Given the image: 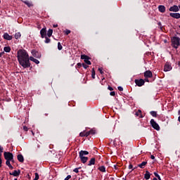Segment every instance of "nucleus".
I'll return each instance as SVG.
<instances>
[{"label":"nucleus","mask_w":180,"mask_h":180,"mask_svg":"<svg viewBox=\"0 0 180 180\" xmlns=\"http://www.w3.org/2000/svg\"><path fill=\"white\" fill-rule=\"evenodd\" d=\"M17 58L18 61L22 67V68H30V60H29V53L27 50L25 49H19L17 51Z\"/></svg>","instance_id":"1"},{"label":"nucleus","mask_w":180,"mask_h":180,"mask_svg":"<svg viewBox=\"0 0 180 180\" xmlns=\"http://www.w3.org/2000/svg\"><path fill=\"white\" fill-rule=\"evenodd\" d=\"M171 41H172V47L173 49H178L180 46V38L179 37H172L171 38Z\"/></svg>","instance_id":"2"},{"label":"nucleus","mask_w":180,"mask_h":180,"mask_svg":"<svg viewBox=\"0 0 180 180\" xmlns=\"http://www.w3.org/2000/svg\"><path fill=\"white\" fill-rule=\"evenodd\" d=\"M4 157L6 160H12L13 158V153L11 152H4Z\"/></svg>","instance_id":"3"},{"label":"nucleus","mask_w":180,"mask_h":180,"mask_svg":"<svg viewBox=\"0 0 180 180\" xmlns=\"http://www.w3.org/2000/svg\"><path fill=\"white\" fill-rule=\"evenodd\" d=\"M150 124L152 127L155 129V130H157L158 131H159L160 129V125H158V124L155 122V120H154V119L150 120Z\"/></svg>","instance_id":"4"},{"label":"nucleus","mask_w":180,"mask_h":180,"mask_svg":"<svg viewBox=\"0 0 180 180\" xmlns=\"http://www.w3.org/2000/svg\"><path fill=\"white\" fill-rule=\"evenodd\" d=\"M89 56L86 55H82L81 59L84 60V63L87 64L88 65H91L92 63L89 61Z\"/></svg>","instance_id":"5"},{"label":"nucleus","mask_w":180,"mask_h":180,"mask_svg":"<svg viewBox=\"0 0 180 180\" xmlns=\"http://www.w3.org/2000/svg\"><path fill=\"white\" fill-rule=\"evenodd\" d=\"M31 53L33 56V57H35V58H41V53L35 49H32L31 51Z\"/></svg>","instance_id":"6"},{"label":"nucleus","mask_w":180,"mask_h":180,"mask_svg":"<svg viewBox=\"0 0 180 180\" xmlns=\"http://www.w3.org/2000/svg\"><path fill=\"white\" fill-rule=\"evenodd\" d=\"M134 82L136 84V85H137V86H143V85H144V84H146V81H144V79H136L134 80Z\"/></svg>","instance_id":"7"},{"label":"nucleus","mask_w":180,"mask_h":180,"mask_svg":"<svg viewBox=\"0 0 180 180\" xmlns=\"http://www.w3.org/2000/svg\"><path fill=\"white\" fill-rule=\"evenodd\" d=\"M171 70H172V65L171 63L167 62L164 67V71L165 72H167L168 71H171Z\"/></svg>","instance_id":"8"},{"label":"nucleus","mask_w":180,"mask_h":180,"mask_svg":"<svg viewBox=\"0 0 180 180\" xmlns=\"http://www.w3.org/2000/svg\"><path fill=\"white\" fill-rule=\"evenodd\" d=\"M40 34H41V39H44V37L47 36V28L46 27L42 28L40 30Z\"/></svg>","instance_id":"9"},{"label":"nucleus","mask_w":180,"mask_h":180,"mask_svg":"<svg viewBox=\"0 0 180 180\" xmlns=\"http://www.w3.org/2000/svg\"><path fill=\"white\" fill-rule=\"evenodd\" d=\"M144 77L145 78H153V72H151V70H146L144 72Z\"/></svg>","instance_id":"10"},{"label":"nucleus","mask_w":180,"mask_h":180,"mask_svg":"<svg viewBox=\"0 0 180 180\" xmlns=\"http://www.w3.org/2000/svg\"><path fill=\"white\" fill-rule=\"evenodd\" d=\"M169 12H179V8L176 5H174L169 8Z\"/></svg>","instance_id":"11"},{"label":"nucleus","mask_w":180,"mask_h":180,"mask_svg":"<svg viewBox=\"0 0 180 180\" xmlns=\"http://www.w3.org/2000/svg\"><path fill=\"white\" fill-rule=\"evenodd\" d=\"M169 15L171 16V18H174V19H180L179 13H170Z\"/></svg>","instance_id":"12"},{"label":"nucleus","mask_w":180,"mask_h":180,"mask_svg":"<svg viewBox=\"0 0 180 180\" xmlns=\"http://www.w3.org/2000/svg\"><path fill=\"white\" fill-rule=\"evenodd\" d=\"M10 175H13V176H19L20 175V169L14 170L13 172H10Z\"/></svg>","instance_id":"13"},{"label":"nucleus","mask_w":180,"mask_h":180,"mask_svg":"<svg viewBox=\"0 0 180 180\" xmlns=\"http://www.w3.org/2000/svg\"><path fill=\"white\" fill-rule=\"evenodd\" d=\"M3 37L4 40H12V39H13V37L11 35H9L7 32L4 34Z\"/></svg>","instance_id":"14"},{"label":"nucleus","mask_w":180,"mask_h":180,"mask_svg":"<svg viewBox=\"0 0 180 180\" xmlns=\"http://www.w3.org/2000/svg\"><path fill=\"white\" fill-rule=\"evenodd\" d=\"M88 154H89V152L86 150H81L79 153V157H84V155H88Z\"/></svg>","instance_id":"15"},{"label":"nucleus","mask_w":180,"mask_h":180,"mask_svg":"<svg viewBox=\"0 0 180 180\" xmlns=\"http://www.w3.org/2000/svg\"><path fill=\"white\" fill-rule=\"evenodd\" d=\"M17 159L18 160L19 162H24L25 158H23V155L19 154L17 155Z\"/></svg>","instance_id":"16"},{"label":"nucleus","mask_w":180,"mask_h":180,"mask_svg":"<svg viewBox=\"0 0 180 180\" xmlns=\"http://www.w3.org/2000/svg\"><path fill=\"white\" fill-rule=\"evenodd\" d=\"M135 116L136 117H140V119H143V114H141V110H138L137 112H135Z\"/></svg>","instance_id":"17"},{"label":"nucleus","mask_w":180,"mask_h":180,"mask_svg":"<svg viewBox=\"0 0 180 180\" xmlns=\"http://www.w3.org/2000/svg\"><path fill=\"white\" fill-rule=\"evenodd\" d=\"M165 9L166 8L165 7V6L162 5H160L158 6V11L159 12H160L161 13H164L165 12Z\"/></svg>","instance_id":"18"},{"label":"nucleus","mask_w":180,"mask_h":180,"mask_svg":"<svg viewBox=\"0 0 180 180\" xmlns=\"http://www.w3.org/2000/svg\"><path fill=\"white\" fill-rule=\"evenodd\" d=\"M144 178L146 180L150 179V178H151V174L150 173V172H148V170L146 171V174H144Z\"/></svg>","instance_id":"19"},{"label":"nucleus","mask_w":180,"mask_h":180,"mask_svg":"<svg viewBox=\"0 0 180 180\" xmlns=\"http://www.w3.org/2000/svg\"><path fill=\"white\" fill-rule=\"evenodd\" d=\"M29 61H33V63H35V64H39L40 61L39 60L34 58L33 56H30L29 58Z\"/></svg>","instance_id":"20"},{"label":"nucleus","mask_w":180,"mask_h":180,"mask_svg":"<svg viewBox=\"0 0 180 180\" xmlns=\"http://www.w3.org/2000/svg\"><path fill=\"white\" fill-rule=\"evenodd\" d=\"M20 1H21V2H23V4L27 5V6H28V8H32V6H33V4L30 3V1H23V0H20Z\"/></svg>","instance_id":"21"},{"label":"nucleus","mask_w":180,"mask_h":180,"mask_svg":"<svg viewBox=\"0 0 180 180\" xmlns=\"http://www.w3.org/2000/svg\"><path fill=\"white\" fill-rule=\"evenodd\" d=\"M79 158L81 160V162L83 164H85L86 162V161H88V157H85V156H79Z\"/></svg>","instance_id":"22"},{"label":"nucleus","mask_w":180,"mask_h":180,"mask_svg":"<svg viewBox=\"0 0 180 180\" xmlns=\"http://www.w3.org/2000/svg\"><path fill=\"white\" fill-rule=\"evenodd\" d=\"M95 161H96L95 158H92L89 160V164H88L89 167H91V165H95Z\"/></svg>","instance_id":"23"},{"label":"nucleus","mask_w":180,"mask_h":180,"mask_svg":"<svg viewBox=\"0 0 180 180\" xmlns=\"http://www.w3.org/2000/svg\"><path fill=\"white\" fill-rule=\"evenodd\" d=\"M146 164H147V161H143L141 164L138 165V167H139V168L144 169Z\"/></svg>","instance_id":"24"},{"label":"nucleus","mask_w":180,"mask_h":180,"mask_svg":"<svg viewBox=\"0 0 180 180\" xmlns=\"http://www.w3.org/2000/svg\"><path fill=\"white\" fill-rule=\"evenodd\" d=\"M6 165H7L10 169H13V166L11 165V160H6Z\"/></svg>","instance_id":"25"},{"label":"nucleus","mask_w":180,"mask_h":180,"mask_svg":"<svg viewBox=\"0 0 180 180\" xmlns=\"http://www.w3.org/2000/svg\"><path fill=\"white\" fill-rule=\"evenodd\" d=\"M46 36L48 37H51V36H53V30L52 29H49L46 33Z\"/></svg>","instance_id":"26"},{"label":"nucleus","mask_w":180,"mask_h":180,"mask_svg":"<svg viewBox=\"0 0 180 180\" xmlns=\"http://www.w3.org/2000/svg\"><path fill=\"white\" fill-rule=\"evenodd\" d=\"M101 172H106V167L105 166H101L98 167Z\"/></svg>","instance_id":"27"},{"label":"nucleus","mask_w":180,"mask_h":180,"mask_svg":"<svg viewBox=\"0 0 180 180\" xmlns=\"http://www.w3.org/2000/svg\"><path fill=\"white\" fill-rule=\"evenodd\" d=\"M4 50L6 53H11V46H5Z\"/></svg>","instance_id":"28"},{"label":"nucleus","mask_w":180,"mask_h":180,"mask_svg":"<svg viewBox=\"0 0 180 180\" xmlns=\"http://www.w3.org/2000/svg\"><path fill=\"white\" fill-rule=\"evenodd\" d=\"M44 39H45L44 42H45L46 44H49V43H50V42L51 41V39H50V38H49L48 36L44 37Z\"/></svg>","instance_id":"29"},{"label":"nucleus","mask_w":180,"mask_h":180,"mask_svg":"<svg viewBox=\"0 0 180 180\" xmlns=\"http://www.w3.org/2000/svg\"><path fill=\"white\" fill-rule=\"evenodd\" d=\"M21 36H22V34H20V32H17L15 34V39H16V40H18V39H20Z\"/></svg>","instance_id":"30"},{"label":"nucleus","mask_w":180,"mask_h":180,"mask_svg":"<svg viewBox=\"0 0 180 180\" xmlns=\"http://www.w3.org/2000/svg\"><path fill=\"white\" fill-rule=\"evenodd\" d=\"M91 78H93V79H95V68H93L91 70Z\"/></svg>","instance_id":"31"},{"label":"nucleus","mask_w":180,"mask_h":180,"mask_svg":"<svg viewBox=\"0 0 180 180\" xmlns=\"http://www.w3.org/2000/svg\"><path fill=\"white\" fill-rule=\"evenodd\" d=\"M150 114L151 115V116H153V117H157V112L150 111Z\"/></svg>","instance_id":"32"},{"label":"nucleus","mask_w":180,"mask_h":180,"mask_svg":"<svg viewBox=\"0 0 180 180\" xmlns=\"http://www.w3.org/2000/svg\"><path fill=\"white\" fill-rule=\"evenodd\" d=\"M89 134H95L96 133V130L94 129H91L90 131H89Z\"/></svg>","instance_id":"33"},{"label":"nucleus","mask_w":180,"mask_h":180,"mask_svg":"<svg viewBox=\"0 0 180 180\" xmlns=\"http://www.w3.org/2000/svg\"><path fill=\"white\" fill-rule=\"evenodd\" d=\"M153 174H154L155 176H156V178H158V180H161V176H160V174H158V173L154 172Z\"/></svg>","instance_id":"34"},{"label":"nucleus","mask_w":180,"mask_h":180,"mask_svg":"<svg viewBox=\"0 0 180 180\" xmlns=\"http://www.w3.org/2000/svg\"><path fill=\"white\" fill-rule=\"evenodd\" d=\"M58 50H63V45H61L60 42L58 43Z\"/></svg>","instance_id":"35"},{"label":"nucleus","mask_w":180,"mask_h":180,"mask_svg":"<svg viewBox=\"0 0 180 180\" xmlns=\"http://www.w3.org/2000/svg\"><path fill=\"white\" fill-rule=\"evenodd\" d=\"M4 153V147L0 145V157H2V153Z\"/></svg>","instance_id":"36"},{"label":"nucleus","mask_w":180,"mask_h":180,"mask_svg":"<svg viewBox=\"0 0 180 180\" xmlns=\"http://www.w3.org/2000/svg\"><path fill=\"white\" fill-rule=\"evenodd\" d=\"M80 137H85V131L79 133Z\"/></svg>","instance_id":"37"},{"label":"nucleus","mask_w":180,"mask_h":180,"mask_svg":"<svg viewBox=\"0 0 180 180\" xmlns=\"http://www.w3.org/2000/svg\"><path fill=\"white\" fill-rule=\"evenodd\" d=\"M78 169H81V167L75 168V169L73 170V172H75L76 174H78V172H79V171Z\"/></svg>","instance_id":"38"},{"label":"nucleus","mask_w":180,"mask_h":180,"mask_svg":"<svg viewBox=\"0 0 180 180\" xmlns=\"http://www.w3.org/2000/svg\"><path fill=\"white\" fill-rule=\"evenodd\" d=\"M70 33H71V30H66L65 31V34L67 36H68V34H70Z\"/></svg>","instance_id":"39"},{"label":"nucleus","mask_w":180,"mask_h":180,"mask_svg":"<svg viewBox=\"0 0 180 180\" xmlns=\"http://www.w3.org/2000/svg\"><path fill=\"white\" fill-rule=\"evenodd\" d=\"M98 71L101 75H103V69L102 68H98Z\"/></svg>","instance_id":"40"},{"label":"nucleus","mask_w":180,"mask_h":180,"mask_svg":"<svg viewBox=\"0 0 180 180\" xmlns=\"http://www.w3.org/2000/svg\"><path fill=\"white\" fill-rule=\"evenodd\" d=\"M34 180H39V174L38 173H35V177H34Z\"/></svg>","instance_id":"41"},{"label":"nucleus","mask_w":180,"mask_h":180,"mask_svg":"<svg viewBox=\"0 0 180 180\" xmlns=\"http://www.w3.org/2000/svg\"><path fill=\"white\" fill-rule=\"evenodd\" d=\"M82 67L84 68V70H86V68H88L89 66H88L85 63H82Z\"/></svg>","instance_id":"42"},{"label":"nucleus","mask_w":180,"mask_h":180,"mask_svg":"<svg viewBox=\"0 0 180 180\" xmlns=\"http://www.w3.org/2000/svg\"><path fill=\"white\" fill-rule=\"evenodd\" d=\"M110 95L111 96H115L116 95V93H115V91H111V92L110 93Z\"/></svg>","instance_id":"43"},{"label":"nucleus","mask_w":180,"mask_h":180,"mask_svg":"<svg viewBox=\"0 0 180 180\" xmlns=\"http://www.w3.org/2000/svg\"><path fill=\"white\" fill-rule=\"evenodd\" d=\"M84 135H85V137H88V136H89L90 135V134H89V131H84Z\"/></svg>","instance_id":"44"},{"label":"nucleus","mask_w":180,"mask_h":180,"mask_svg":"<svg viewBox=\"0 0 180 180\" xmlns=\"http://www.w3.org/2000/svg\"><path fill=\"white\" fill-rule=\"evenodd\" d=\"M71 179V175H68L64 180H69Z\"/></svg>","instance_id":"45"},{"label":"nucleus","mask_w":180,"mask_h":180,"mask_svg":"<svg viewBox=\"0 0 180 180\" xmlns=\"http://www.w3.org/2000/svg\"><path fill=\"white\" fill-rule=\"evenodd\" d=\"M82 67V64L81 63H77V68H81Z\"/></svg>","instance_id":"46"},{"label":"nucleus","mask_w":180,"mask_h":180,"mask_svg":"<svg viewBox=\"0 0 180 180\" xmlns=\"http://www.w3.org/2000/svg\"><path fill=\"white\" fill-rule=\"evenodd\" d=\"M117 89H118V91H120L122 92L123 91V87L120 86L117 87Z\"/></svg>","instance_id":"47"},{"label":"nucleus","mask_w":180,"mask_h":180,"mask_svg":"<svg viewBox=\"0 0 180 180\" xmlns=\"http://www.w3.org/2000/svg\"><path fill=\"white\" fill-rule=\"evenodd\" d=\"M23 130H24V131H27V130H29V129L27 128V127L24 126L23 127Z\"/></svg>","instance_id":"48"},{"label":"nucleus","mask_w":180,"mask_h":180,"mask_svg":"<svg viewBox=\"0 0 180 180\" xmlns=\"http://www.w3.org/2000/svg\"><path fill=\"white\" fill-rule=\"evenodd\" d=\"M108 89L109 91H113V87H112V86H108Z\"/></svg>","instance_id":"49"},{"label":"nucleus","mask_w":180,"mask_h":180,"mask_svg":"<svg viewBox=\"0 0 180 180\" xmlns=\"http://www.w3.org/2000/svg\"><path fill=\"white\" fill-rule=\"evenodd\" d=\"M2 167V158L1 156H0V168Z\"/></svg>","instance_id":"50"},{"label":"nucleus","mask_w":180,"mask_h":180,"mask_svg":"<svg viewBox=\"0 0 180 180\" xmlns=\"http://www.w3.org/2000/svg\"><path fill=\"white\" fill-rule=\"evenodd\" d=\"M150 158L151 160H155V157L154 156V155H151Z\"/></svg>","instance_id":"51"},{"label":"nucleus","mask_w":180,"mask_h":180,"mask_svg":"<svg viewBox=\"0 0 180 180\" xmlns=\"http://www.w3.org/2000/svg\"><path fill=\"white\" fill-rule=\"evenodd\" d=\"M132 168H133V165H129V169H131Z\"/></svg>","instance_id":"52"},{"label":"nucleus","mask_w":180,"mask_h":180,"mask_svg":"<svg viewBox=\"0 0 180 180\" xmlns=\"http://www.w3.org/2000/svg\"><path fill=\"white\" fill-rule=\"evenodd\" d=\"M115 169H119V167L117 165H114Z\"/></svg>","instance_id":"53"},{"label":"nucleus","mask_w":180,"mask_h":180,"mask_svg":"<svg viewBox=\"0 0 180 180\" xmlns=\"http://www.w3.org/2000/svg\"><path fill=\"white\" fill-rule=\"evenodd\" d=\"M158 26H160L161 30H162V26H161V22H158Z\"/></svg>","instance_id":"54"},{"label":"nucleus","mask_w":180,"mask_h":180,"mask_svg":"<svg viewBox=\"0 0 180 180\" xmlns=\"http://www.w3.org/2000/svg\"><path fill=\"white\" fill-rule=\"evenodd\" d=\"M145 81H146V82H150V80H148V78H146V79H145Z\"/></svg>","instance_id":"55"},{"label":"nucleus","mask_w":180,"mask_h":180,"mask_svg":"<svg viewBox=\"0 0 180 180\" xmlns=\"http://www.w3.org/2000/svg\"><path fill=\"white\" fill-rule=\"evenodd\" d=\"M53 27H58V25H53Z\"/></svg>","instance_id":"56"},{"label":"nucleus","mask_w":180,"mask_h":180,"mask_svg":"<svg viewBox=\"0 0 180 180\" xmlns=\"http://www.w3.org/2000/svg\"><path fill=\"white\" fill-rule=\"evenodd\" d=\"M11 162L15 163V160H13H13H11Z\"/></svg>","instance_id":"57"},{"label":"nucleus","mask_w":180,"mask_h":180,"mask_svg":"<svg viewBox=\"0 0 180 180\" xmlns=\"http://www.w3.org/2000/svg\"><path fill=\"white\" fill-rule=\"evenodd\" d=\"M2 54H4V52L0 53V57H2Z\"/></svg>","instance_id":"58"},{"label":"nucleus","mask_w":180,"mask_h":180,"mask_svg":"<svg viewBox=\"0 0 180 180\" xmlns=\"http://www.w3.org/2000/svg\"><path fill=\"white\" fill-rule=\"evenodd\" d=\"M153 180H158L157 178L154 177Z\"/></svg>","instance_id":"59"},{"label":"nucleus","mask_w":180,"mask_h":180,"mask_svg":"<svg viewBox=\"0 0 180 180\" xmlns=\"http://www.w3.org/2000/svg\"><path fill=\"white\" fill-rule=\"evenodd\" d=\"M122 180H127L126 177H123Z\"/></svg>","instance_id":"60"},{"label":"nucleus","mask_w":180,"mask_h":180,"mask_svg":"<svg viewBox=\"0 0 180 180\" xmlns=\"http://www.w3.org/2000/svg\"><path fill=\"white\" fill-rule=\"evenodd\" d=\"M33 136H34V132L33 131H31Z\"/></svg>","instance_id":"61"},{"label":"nucleus","mask_w":180,"mask_h":180,"mask_svg":"<svg viewBox=\"0 0 180 180\" xmlns=\"http://www.w3.org/2000/svg\"><path fill=\"white\" fill-rule=\"evenodd\" d=\"M178 113H179V115H180V110H179Z\"/></svg>","instance_id":"62"},{"label":"nucleus","mask_w":180,"mask_h":180,"mask_svg":"<svg viewBox=\"0 0 180 180\" xmlns=\"http://www.w3.org/2000/svg\"><path fill=\"white\" fill-rule=\"evenodd\" d=\"M14 180H18V179H15Z\"/></svg>","instance_id":"63"},{"label":"nucleus","mask_w":180,"mask_h":180,"mask_svg":"<svg viewBox=\"0 0 180 180\" xmlns=\"http://www.w3.org/2000/svg\"><path fill=\"white\" fill-rule=\"evenodd\" d=\"M179 29H180V25H179Z\"/></svg>","instance_id":"64"}]
</instances>
